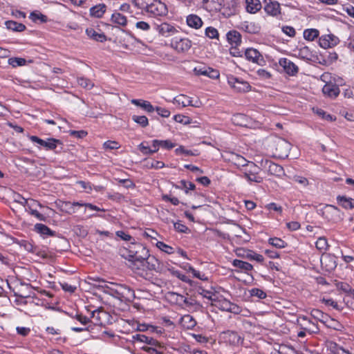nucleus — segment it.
<instances>
[{"label":"nucleus","mask_w":354,"mask_h":354,"mask_svg":"<svg viewBox=\"0 0 354 354\" xmlns=\"http://www.w3.org/2000/svg\"><path fill=\"white\" fill-rule=\"evenodd\" d=\"M133 3L150 17H162L168 13L167 6L158 0H133Z\"/></svg>","instance_id":"1"},{"label":"nucleus","mask_w":354,"mask_h":354,"mask_svg":"<svg viewBox=\"0 0 354 354\" xmlns=\"http://www.w3.org/2000/svg\"><path fill=\"white\" fill-rule=\"evenodd\" d=\"M105 292L113 297L122 299L133 295V291L130 288L121 284L109 283L105 285Z\"/></svg>","instance_id":"2"},{"label":"nucleus","mask_w":354,"mask_h":354,"mask_svg":"<svg viewBox=\"0 0 354 354\" xmlns=\"http://www.w3.org/2000/svg\"><path fill=\"white\" fill-rule=\"evenodd\" d=\"M321 215L329 222L337 223L343 220L344 213L336 206L326 205L319 209Z\"/></svg>","instance_id":"3"},{"label":"nucleus","mask_w":354,"mask_h":354,"mask_svg":"<svg viewBox=\"0 0 354 354\" xmlns=\"http://www.w3.org/2000/svg\"><path fill=\"white\" fill-rule=\"evenodd\" d=\"M135 269H140V266H144L145 259L149 257V250L142 243L133 242Z\"/></svg>","instance_id":"4"},{"label":"nucleus","mask_w":354,"mask_h":354,"mask_svg":"<svg viewBox=\"0 0 354 354\" xmlns=\"http://www.w3.org/2000/svg\"><path fill=\"white\" fill-rule=\"evenodd\" d=\"M260 168L254 162H250L243 169V178L248 182L261 183L263 178L259 175Z\"/></svg>","instance_id":"5"},{"label":"nucleus","mask_w":354,"mask_h":354,"mask_svg":"<svg viewBox=\"0 0 354 354\" xmlns=\"http://www.w3.org/2000/svg\"><path fill=\"white\" fill-rule=\"evenodd\" d=\"M29 139L31 142L36 143L39 149L44 148L47 151L55 150L58 145L62 144L59 140L53 138H48L46 140H43L36 136H30Z\"/></svg>","instance_id":"6"},{"label":"nucleus","mask_w":354,"mask_h":354,"mask_svg":"<svg viewBox=\"0 0 354 354\" xmlns=\"http://www.w3.org/2000/svg\"><path fill=\"white\" fill-rule=\"evenodd\" d=\"M227 83L238 92H248L251 89V86L248 82L234 75L227 76Z\"/></svg>","instance_id":"7"},{"label":"nucleus","mask_w":354,"mask_h":354,"mask_svg":"<svg viewBox=\"0 0 354 354\" xmlns=\"http://www.w3.org/2000/svg\"><path fill=\"white\" fill-rule=\"evenodd\" d=\"M245 57L247 60L259 66H263L266 63V61L260 52L253 48H249L245 50Z\"/></svg>","instance_id":"8"},{"label":"nucleus","mask_w":354,"mask_h":354,"mask_svg":"<svg viewBox=\"0 0 354 354\" xmlns=\"http://www.w3.org/2000/svg\"><path fill=\"white\" fill-rule=\"evenodd\" d=\"M171 47L178 53L188 51L192 46V41L188 38H174L171 41Z\"/></svg>","instance_id":"9"},{"label":"nucleus","mask_w":354,"mask_h":354,"mask_svg":"<svg viewBox=\"0 0 354 354\" xmlns=\"http://www.w3.org/2000/svg\"><path fill=\"white\" fill-rule=\"evenodd\" d=\"M261 165L266 169L268 173L270 175L281 176L284 174L283 168L281 165L270 160H266L265 161H262Z\"/></svg>","instance_id":"10"},{"label":"nucleus","mask_w":354,"mask_h":354,"mask_svg":"<svg viewBox=\"0 0 354 354\" xmlns=\"http://www.w3.org/2000/svg\"><path fill=\"white\" fill-rule=\"evenodd\" d=\"M320 262L322 266L328 272L333 270L337 265L336 257L329 253H323L320 258Z\"/></svg>","instance_id":"11"},{"label":"nucleus","mask_w":354,"mask_h":354,"mask_svg":"<svg viewBox=\"0 0 354 354\" xmlns=\"http://www.w3.org/2000/svg\"><path fill=\"white\" fill-rule=\"evenodd\" d=\"M39 207L40 208H44V207L37 201L34 199H30L27 208H26V211L28 212L30 215L35 216L38 220L41 221H45L46 220V217L39 213L37 207Z\"/></svg>","instance_id":"12"},{"label":"nucleus","mask_w":354,"mask_h":354,"mask_svg":"<svg viewBox=\"0 0 354 354\" xmlns=\"http://www.w3.org/2000/svg\"><path fill=\"white\" fill-rule=\"evenodd\" d=\"M155 29L160 35L165 37L172 36L178 32L174 26L165 22L160 24H155Z\"/></svg>","instance_id":"13"},{"label":"nucleus","mask_w":354,"mask_h":354,"mask_svg":"<svg viewBox=\"0 0 354 354\" xmlns=\"http://www.w3.org/2000/svg\"><path fill=\"white\" fill-rule=\"evenodd\" d=\"M339 40L337 37L333 34L324 35L319 39L320 47L326 49L335 46Z\"/></svg>","instance_id":"14"},{"label":"nucleus","mask_w":354,"mask_h":354,"mask_svg":"<svg viewBox=\"0 0 354 354\" xmlns=\"http://www.w3.org/2000/svg\"><path fill=\"white\" fill-rule=\"evenodd\" d=\"M310 315L315 319L325 324L329 327L336 328L335 326L332 325V322H335V319H332L329 315L323 313L319 309H313L310 312Z\"/></svg>","instance_id":"15"},{"label":"nucleus","mask_w":354,"mask_h":354,"mask_svg":"<svg viewBox=\"0 0 354 354\" xmlns=\"http://www.w3.org/2000/svg\"><path fill=\"white\" fill-rule=\"evenodd\" d=\"M223 6V0H203L202 7L210 12L214 14L219 12Z\"/></svg>","instance_id":"16"},{"label":"nucleus","mask_w":354,"mask_h":354,"mask_svg":"<svg viewBox=\"0 0 354 354\" xmlns=\"http://www.w3.org/2000/svg\"><path fill=\"white\" fill-rule=\"evenodd\" d=\"M264 10L271 16L277 17L281 13L280 4L277 1L263 0Z\"/></svg>","instance_id":"17"},{"label":"nucleus","mask_w":354,"mask_h":354,"mask_svg":"<svg viewBox=\"0 0 354 354\" xmlns=\"http://www.w3.org/2000/svg\"><path fill=\"white\" fill-rule=\"evenodd\" d=\"M279 64L284 71L290 76H294L298 73V66L287 58H281Z\"/></svg>","instance_id":"18"},{"label":"nucleus","mask_w":354,"mask_h":354,"mask_svg":"<svg viewBox=\"0 0 354 354\" xmlns=\"http://www.w3.org/2000/svg\"><path fill=\"white\" fill-rule=\"evenodd\" d=\"M299 322H301L299 324L304 330L312 333H318L319 328L317 327V324H315L306 316L299 317Z\"/></svg>","instance_id":"19"},{"label":"nucleus","mask_w":354,"mask_h":354,"mask_svg":"<svg viewBox=\"0 0 354 354\" xmlns=\"http://www.w3.org/2000/svg\"><path fill=\"white\" fill-rule=\"evenodd\" d=\"M227 155V160L236 165L237 167H245L250 162V161L247 160L243 156L238 153L230 152Z\"/></svg>","instance_id":"20"},{"label":"nucleus","mask_w":354,"mask_h":354,"mask_svg":"<svg viewBox=\"0 0 354 354\" xmlns=\"http://www.w3.org/2000/svg\"><path fill=\"white\" fill-rule=\"evenodd\" d=\"M187 25L192 28L198 30L203 25V21L201 18L195 14H190L186 17Z\"/></svg>","instance_id":"21"},{"label":"nucleus","mask_w":354,"mask_h":354,"mask_svg":"<svg viewBox=\"0 0 354 354\" xmlns=\"http://www.w3.org/2000/svg\"><path fill=\"white\" fill-rule=\"evenodd\" d=\"M133 252V242L131 243V245L129 246V248H121L120 249V255L129 261V266L133 270L135 269V266H133L134 263V258H133V254L131 252Z\"/></svg>","instance_id":"22"},{"label":"nucleus","mask_w":354,"mask_h":354,"mask_svg":"<svg viewBox=\"0 0 354 354\" xmlns=\"http://www.w3.org/2000/svg\"><path fill=\"white\" fill-rule=\"evenodd\" d=\"M339 91L338 86L333 83L326 84L322 88L323 93L330 98L337 97Z\"/></svg>","instance_id":"23"},{"label":"nucleus","mask_w":354,"mask_h":354,"mask_svg":"<svg viewBox=\"0 0 354 354\" xmlns=\"http://www.w3.org/2000/svg\"><path fill=\"white\" fill-rule=\"evenodd\" d=\"M34 230L42 237L54 236L55 232L50 230L47 225L42 223H36L34 225Z\"/></svg>","instance_id":"24"},{"label":"nucleus","mask_w":354,"mask_h":354,"mask_svg":"<svg viewBox=\"0 0 354 354\" xmlns=\"http://www.w3.org/2000/svg\"><path fill=\"white\" fill-rule=\"evenodd\" d=\"M145 266H146L149 270L158 271L160 268V261L154 256H151L149 254V257L145 259L144 266H140V267Z\"/></svg>","instance_id":"25"},{"label":"nucleus","mask_w":354,"mask_h":354,"mask_svg":"<svg viewBox=\"0 0 354 354\" xmlns=\"http://www.w3.org/2000/svg\"><path fill=\"white\" fill-rule=\"evenodd\" d=\"M232 263L234 267L239 269V270H236V272L241 271L248 274V272L253 269L252 264L239 259L233 260Z\"/></svg>","instance_id":"26"},{"label":"nucleus","mask_w":354,"mask_h":354,"mask_svg":"<svg viewBox=\"0 0 354 354\" xmlns=\"http://www.w3.org/2000/svg\"><path fill=\"white\" fill-rule=\"evenodd\" d=\"M337 201L338 205L342 206L343 208L346 209H353L354 208V199L351 197H347L346 196L339 195L337 196Z\"/></svg>","instance_id":"27"},{"label":"nucleus","mask_w":354,"mask_h":354,"mask_svg":"<svg viewBox=\"0 0 354 354\" xmlns=\"http://www.w3.org/2000/svg\"><path fill=\"white\" fill-rule=\"evenodd\" d=\"M131 102L137 106H140L147 113H152L155 111V108L149 101L133 99L131 100Z\"/></svg>","instance_id":"28"},{"label":"nucleus","mask_w":354,"mask_h":354,"mask_svg":"<svg viewBox=\"0 0 354 354\" xmlns=\"http://www.w3.org/2000/svg\"><path fill=\"white\" fill-rule=\"evenodd\" d=\"M180 323L184 328L187 330L193 329L196 325V321L190 315H185L181 317Z\"/></svg>","instance_id":"29"},{"label":"nucleus","mask_w":354,"mask_h":354,"mask_svg":"<svg viewBox=\"0 0 354 354\" xmlns=\"http://www.w3.org/2000/svg\"><path fill=\"white\" fill-rule=\"evenodd\" d=\"M226 37L228 42L232 46H238L241 43V35L236 30L229 31Z\"/></svg>","instance_id":"30"},{"label":"nucleus","mask_w":354,"mask_h":354,"mask_svg":"<svg viewBox=\"0 0 354 354\" xmlns=\"http://www.w3.org/2000/svg\"><path fill=\"white\" fill-rule=\"evenodd\" d=\"M227 335V341L230 344L239 345L243 343V339L236 333L232 330L225 332Z\"/></svg>","instance_id":"31"},{"label":"nucleus","mask_w":354,"mask_h":354,"mask_svg":"<svg viewBox=\"0 0 354 354\" xmlns=\"http://www.w3.org/2000/svg\"><path fill=\"white\" fill-rule=\"evenodd\" d=\"M247 12L254 14L261 10L262 6L259 0H245Z\"/></svg>","instance_id":"32"},{"label":"nucleus","mask_w":354,"mask_h":354,"mask_svg":"<svg viewBox=\"0 0 354 354\" xmlns=\"http://www.w3.org/2000/svg\"><path fill=\"white\" fill-rule=\"evenodd\" d=\"M106 6L104 3H100L90 8V15L93 17L100 18L106 11Z\"/></svg>","instance_id":"33"},{"label":"nucleus","mask_w":354,"mask_h":354,"mask_svg":"<svg viewBox=\"0 0 354 354\" xmlns=\"http://www.w3.org/2000/svg\"><path fill=\"white\" fill-rule=\"evenodd\" d=\"M86 33L88 37L100 42H103L106 40V37L103 33H99L95 29L90 28L86 30Z\"/></svg>","instance_id":"34"},{"label":"nucleus","mask_w":354,"mask_h":354,"mask_svg":"<svg viewBox=\"0 0 354 354\" xmlns=\"http://www.w3.org/2000/svg\"><path fill=\"white\" fill-rule=\"evenodd\" d=\"M143 162H145L144 167L148 169H162L165 167V163L163 162L159 161V160H148L146 158L143 160Z\"/></svg>","instance_id":"35"},{"label":"nucleus","mask_w":354,"mask_h":354,"mask_svg":"<svg viewBox=\"0 0 354 354\" xmlns=\"http://www.w3.org/2000/svg\"><path fill=\"white\" fill-rule=\"evenodd\" d=\"M5 26L8 30L15 32H22L26 29L24 24L15 21H5Z\"/></svg>","instance_id":"36"},{"label":"nucleus","mask_w":354,"mask_h":354,"mask_svg":"<svg viewBox=\"0 0 354 354\" xmlns=\"http://www.w3.org/2000/svg\"><path fill=\"white\" fill-rule=\"evenodd\" d=\"M174 103L182 105L185 107L192 104V99L185 95H179L174 98Z\"/></svg>","instance_id":"37"},{"label":"nucleus","mask_w":354,"mask_h":354,"mask_svg":"<svg viewBox=\"0 0 354 354\" xmlns=\"http://www.w3.org/2000/svg\"><path fill=\"white\" fill-rule=\"evenodd\" d=\"M176 189L185 190V194H188L189 190H194L196 186L191 182L181 180L178 185L175 186Z\"/></svg>","instance_id":"38"},{"label":"nucleus","mask_w":354,"mask_h":354,"mask_svg":"<svg viewBox=\"0 0 354 354\" xmlns=\"http://www.w3.org/2000/svg\"><path fill=\"white\" fill-rule=\"evenodd\" d=\"M245 259H247L250 261H255L258 263H263L264 261L263 255L258 254L251 250H248L246 254L245 255Z\"/></svg>","instance_id":"39"},{"label":"nucleus","mask_w":354,"mask_h":354,"mask_svg":"<svg viewBox=\"0 0 354 354\" xmlns=\"http://www.w3.org/2000/svg\"><path fill=\"white\" fill-rule=\"evenodd\" d=\"M111 21L120 26H125L127 24V17L120 12H114L111 16Z\"/></svg>","instance_id":"40"},{"label":"nucleus","mask_w":354,"mask_h":354,"mask_svg":"<svg viewBox=\"0 0 354 354\" xmlns=\"http://www.w3.org/2000/svg\"><path fill=\"white\" fill-rule=\"evenodd\" d=\"M169 299L176 304V305L181 306L183 303L185 301V296L176 292H169Z\"/></svg>","instance_id":"41"},{"label":"nucleus","mask_w":354,"mask_h":354,"mask_svg":"<svg viewBox=\"0 0 354 354\" xmlns=\"http://www.w3.org/2000/svg\"><path fill=\"white\" fill-rule=\"evenodd\" d=\"M319 32L315 28L306 29L304 31V37L308 41H313L319 37Z\"/></svg>","instance_id":"42"},{"label":"nucleus","mask_w":354,"mask_h":354,"mask_svg":"<svg viewBox=\"0 0 354 354\" xmlns=\"http://www.w3.org/2000/svg\"><path fill=\"white\" fill-rule=\"evenodd\" d=\"M315 246L316 248L320 252H325L329 248L328 241L324 236H321L318 238V239L315 242Z\"/></svg>","instance_id":"43"},{"label":"nucleus","mask_w":354,"mask_h":354,"mask_svg":"<svg viewBox=\"0 0 354 354\" xmlns=\"http://www.w3.org/2000/svg\"><path fill=\"white\" fill-rule=\"evenodd\" d=\"M205 35L211 39H219V33L218 30L212 26H208L205 30Z\"/></svg>","instance_id":"44"},{"label":"nucleus","mask_w":354,"mask_h":354,"mask_svg":"<svg viewBox=\"0 0 354 354\" xmlns=\"http://www.w3.org/2000/svg\"><path fill=\"white\" fill-rule=\"evenodd\" d=\"M268 243L276 248H284L287 246V243L280 238L272 237L268 239Z\"/></svg>","instance_id":"45"},{"label":"nucleus","mask_w":354,"mask_h":354,"mask_svg":"<svg viewBox=\"0 0 354 354\" xmlns=\"http://www.w3.org/2000/svg\"><path fill=\"white\" fill-rule=\"evenodd\" d=\"M132 120L142 127H146L149 125L148 118L145 115H134L132 116Z\"/></svg>","instance_id":"46"},{"label":"nucleus","mask_w":354,"mask_h":354,"mask_svg":"<svg viewBox=\"0 0 354 354\" xmlns=\"http://www.w3.org/2000/svg\"><path fill=\"white\" fill-rule=\"evenodd\" d=\"M337 288L346 293L350 294V295L354 297V289H353L349 284L344 282H339L337 283Z\"/></svg>","instance_id":"47"},{"label":"nucleus","mask_w":354,"mask_h":354,"mask_svg":"<svg viewBox=\"0 0 354 354\" xmlns=\"http://www.w3.org/2000/svg\"><path fill=\"white\" fill-rule=\"evenodd\" d=\"M156 246L161 251L167 254H171L175 252V249L174 248L165 244L164 242L158 241L156 243Z\"/></svg>","instance_id":"48"},{"label":"nucleus","mask_w":354,"mask_h":354,"mask_svg":"<svg viewBox=\"0 0 354 354\" xmlns=\"http://www.w3.org/2000/svg\"><path fill=\"white\" fill-rule=\"evenodd\" d=\"M77 83L80 86L86 89H91L94 86V84L90 80L84 77H78Z\"/></svg>","instance_id":"49"},{"label":"nucleus","mask_w":354,"mask_h":354,"mask_svg":"<svg viewBox=\"0 0 354 354\" xmlns=\"http://www.w3.org/2000/svg\"><path fill=\"white\" fill-rule=\"evenodd\" d=\"M188 272H191L195 278L199 279L202 281L208 280V277L204 273H201L200 271L196 270L192 266H188Z\"/></svg>","instance_id":"50"},{"label":"nucleus","mask_w":354,"mask_h":354,"mask_svg":"<svg viewBox=\"0 0 354 354\" xmlns=\"http://www.w3.org/2000/svg\"><path fill=\"white\" fill-rule=\"evenodd\" d=\"M135 26L136 29L144 32H149L151 30L150 24L144 21L136 22Z\"/></svg>","instance_id":"51"},{"label":"nucleus","mask_w":354,"mask_h":354,"mask_svg":"<svg viewBox=\"0 0 354 354\" xmlns=\"http://www.w3.org/2000/svg\"><path fill=\"white\" fill-rule=\"evenodd\" d=\"M175 152L177 155L184 154L185 156H197L198 153L196 151L188 150L185 148L183 146H180L178 148L175 149Z\"/></svg>","instance_id":"52"},{"label":"nucleus","mask_w":354,"mask_h":354,"mask_svg":"<svg viewBox=\"0 0 354 354\" xmlns=\"http://www.w3.org/2000/svg\"><path fill=\"white\" fill-rule=\"evenodd\" d=\"M30 18L35 22L37 20L41 22H46L47 21V17L39 12H32L30 15Z\"/></svg>","instance_id":"53"},{"label":"nucleus","mask_w":354,"mask_h":354,"mask_svg":"<svg viewBox=\"0 0 354 354\" xmlns=\"http://www.w3.org/2000/svg\"><path fill=\"white\" fill-rule=\"evenodd\" d=\"M26 62V61L25 59L20 57L10 58L8 60V63L13 67L24 66L25 65Z\"/></svg>","instance_id":"54"},{"label":"nucleus","mask_w":354,"mask_h":354,"mask_svg":"<svg viewBox=\"0 0 354 354\" xmlns=\"http://www.w3.org/2000/svg\"><path fill=\"white\" fill-rule=\"evenodd\" d=\"M174 120L176 122L181 123L183 124H188L191 123V120L189 117L180 114L175 115L174 116Z\"/></svg>","instance_id":"55"},{"label":"nucleus","mask_w":354,"mask_h":354,"mask_svg":"<svg viewBox=\"0 0 354 354\" xmlns=\"http://www.w3.org/2000/svg\"><path fill=\"white\" fill-rule=\"evenodd\" d=\"M250 295L253 297H256L259 299H264L266 297L267 295L266 293L263 291L261 289H259V288H252L251 290H250Z\"/></svg>","instance_id":"56"},{"label":"nucleus","mask_w":354,"mask_h":354,"mask_svg":"<svg viewBox=\"0 0 354 354\" xmlns=\"http://www.w3.org/2000/svg\"><path fill=\"white\" fill-rule=\"evenodd\" d=\"M322 302L326 306H332L334 309H336L337 310H341V308H339V306L333 299L323 298L322 299Z\"/></svg>","instance_id":"57"},{"label":"nucleus","mask_w":354,"mask_h":354,"mask_svg":"<svg viewBox=\"0 0 354 354\" xmlns=\"http://www.w3.org/2000/svg\"><path fill=\"white\" fill-rule=\"evenodd\" d=\"M104 148L109 149H119L120 145L119 143L116 141H112V140H107L106 141L104 145Z\"/></svg>","instance_id":"58"},{"label":"nucleus","mask_w":354,"mask_h":354,"mask_svg":"<svg viewBox=\"0 0 354 354\" xmlns=\"http://www.w3.org/2000/svg\"><path fill=\"white\" fill-rule=\"evenodd\" d=\"M315 113L319 115L320 117H322L323 119H325L328 121H332L334 120V118H333V116L330 114H328L326 111H324V110L321 109H317L315 111Z\"/></svg>","instance_id":"59"},{"label":"nucleus","mask_w":354,"mask_h":354,"mask_svg":"<svg viewBox=\"0 0 354 354\" xmlns=\"http://www.w3.org/2000/svg\"><path fill=\"white\" fill-rule=\"evenodd\" d=\"M155 111L157 112V113L160 115L162 118H168L170 115V111L168 109H166L165 108L160 107V106H156L155 108Z\"/></svg>","instance_id":"60"},{"label":"nucleus","mask_w":354,"mask_h":354,"mask_svg":"<svg viewBox=\"0 0 354 354\" xmlns=\"http://www.w3.org/2000/svg\"><path fill=\"white\" fill-rule=\"evenodd\" d=\"M159 144H160V147H162V148H164L166 149H171L175 147V144L172 143L169 140H159Z\"/></svg>","instance_id":"61"},{"label":"nucleus","mask_w":354,"mask_h":354,"mask_svg":"<svg viewBox=\"0 0 354 354\" xmlns=\"http://www.w3.org/2000/svg\"><path fill=\"white\" fill-rule=\"evenodd\" d=\"M174 227L179 232L185 233L188 230V227L180 221L174 223Z\"/></svg>","instance_id":"62"},{"label":"nucleus","mask_w":354,"mask_h":354,"mask_svg":"<svg viewBox=\"0 0 354 354\" xmlns=\"http://www.w3.org/2000/svg\"><path fill=\"white\" fill-rule=\"evenodd\" d=\"M257 74L258 75V76L260 78H261L263 80H267V79L270 78V77H271V74L270 72L266 71L265 69H262V68L257 70Z\"/></svg>","instance_id":"63"},{"label":"nucleus","mask_w":354,"mask_h":354,"mask_svg":"<svg viewBox=\"0 0 354 354\" xmlns=\"http://www.w3.org/2000/svg\"><path fill=\"white\" fill-rule=\"evenodd\" d=\"M142 349L149 354H162V353L158 351L156 347L145 346L142 348Z\"/></svg>","instance_id":"64"}]
</instances>
